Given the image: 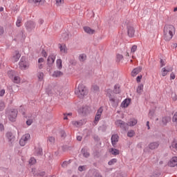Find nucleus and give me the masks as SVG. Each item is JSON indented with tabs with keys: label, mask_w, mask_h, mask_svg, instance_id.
<instances>
[{
	"label": "nucleus",
	"mask_w": 177,
	"mask_h": 177,
	"mask_svg": "<svg viewBox=\"0 0 177 177\" xmlns=\"http://www.w3.org/2000/svg\"><path fill=\"white\" fill-rule=\"evenodd\" d=\"M169 121H171V117L169 116H165L162 118V122L163 125H167V124L169 122Z\"/></svg>",
	"instance_id": "21"
},
{
	"label": "nucleus",
	"mask_w": 177,
	"mask_h": 177,
	"mask_svg": "<svg viewBox=\"0 0 177 177\" xmlns=\"http://www.w3.org/2000/svg\"><path fill=\"white\" fill-rule=\"evenodd\" d=\"M110 153L113 156H118V154H120V150H118L115 148H111V150H110Z\"/></svg>",
	"instance_id": "24"
},
{
	"label": "nucleus",
	"mask_w": 177,
	"mask_h": 177,
	"mask_svg": "<svg viewBox=\"0 0 177 177\" xmlns=\"http://www.w3.org/2000/svg\"><path fill=\"white\" fill-rule=\"evenodd\" d=\"M140 71H142V67H140V66L134 68L131 71L132 77H136V75H138V74H139L140 73Z\"/></svg>",
	"instance_id": "13"
},
{
	"label": "nucleus",
	"mask_w": 177,
	"mask_h": 177,
	"mask_svg": "<svg viewBox=\"0 0 177 177\" xmlns=\"http://www.w3.org/2000/svg\"><path fill=\"white\" fill-rule=\"evenodd\" d=\"M62 75H63V72L60 71H55L53 74V77H62Z\"/></svg>",
	"instance_id": "29"
},
{
	"label": "nucleus",
	"mask_w": 177,
	"mask_h": 177,
	"mask_svg": "<svg viewBox=\"0 0 177 177\" xmlns=\"http://www.w3.org/2000/svg\"><path fill=\"white\" fill-rule=\"evenodd\" d=\"M172 121L173 122H177V112H176L175 114L174 115Z\"/></svg>",
	"instance_id": "53"
},
{
	"label": "nucleus",
	"mask_w": 177,
	"mask_h": 177,
	"mask_svg": "<svg viewBox=\"0 0 177 177\" xmlns=\"http://www.w3.org/2000/svg\"><path fill=\"white\" fill-rule=\"evenodd\" d=\"M81 153L82 156L85 157V158H88L91 156V153H89V152H88V150H86V149L85 148L82 149Z\"/></svg>",
	"instance_id": "17"
},
{
	"label": "nucleus",
	"mask_w": 177,
	"mask_h": 177,
	"mask_svg": "<svg viewBox=\"0 0 177 177\" xmlns=\"http://www.w3.org/2000/svg\"><path fill=\"white\" fill-rule=\"evenodd\" d=\"M21 57V55H20V53L19 51L15 52V55L13 56V59L15 62H18L19 59Z\"/></svg>",
	"instance_id": "27"
},
{
	"label": "nucleus",
	"mask_w": 177,
	"mask_h": 177,
	"mask_svg": "<svg viewBox=\"0 0 177 177\" xmlns=\"http://www.w3.org/2000/svg\"><path fill=\"white\" fill-rule=\"evenodd\" d=\"M62 138H66V132L64 131H61Z\"/></svg>",
	"instance_id": "62"
},
{
	"label": "nucleus",
	"mask_w": 177,
	"mask_h": 177,
	"mask_svg": "<svg viewBox=\"0 0 177 177\" xmlns=\"http://www.w3.org/2000/svg\"><path fill=\"white\" fill-rule=\"evenodd\" d=\"M137 49H138V46L133 45V46L131 47V53H135L136 52Z\"/></svg>",
	"instance_id": "49"
},
{
	"label": "nucleus",
	"mask_w": 177,
	"mask_h": 177,
	"mask_svg": "<svg viewBox=\"0 0 177 177\" xmlns=\"http://www.w3.org/2000/svg\"><path fill=\"white\" fill-rule=\"evenodd\" d=\"M115 124V125H117V127H120V128H121L124 131H125V129H127V123H125V122L122 121V120H116Z\"/></svg>",
	"instance_id": "10"
},
{
	"label": "nucleus",
	"mask_w": 177,
	"mask_h": 177,
	"mask_svg": "<svg viewBox=\"0 0 177 177\" xmlns=\"http://www.w3.org/2000/svg\"><path fill=\"white\" fill-rule=\"evenodd\" d=\"M167 74H168V72L167 71V68L164 67L162 68V75L163 77H165L167 75Z\"/></svg>",
	"instance_id": "45"
},
{
	"label": "nucleus",
	"mask_w": 177,
	"mask_h": 177,
	"mask_svg": "<svg viewBox=\"0 0 177 177\" xmlns=\"http://www.w3.org/2000/svg\"><path fill=\"white\" fill-rule=\"evenodd\" d=\"M117 162V158H113L108 162V165H114Z\"/></svg>",
	"instance_id": "41"
},
{
	"label": "nucleus",
	"mask_w": 177,
	"mask_h": 177,
	"mask_svg": "<svg viewBox=\"0 0 177 177\" xmlns=\"http://www.w3.org/2000/svg\"><path fill=\"white\" fill-rule=\"evenodd\" d=\"M170 149H175L177 151V142L174 140L170 146Z\"/></svg>",
	"instance_id": "37"
},
{
	"label": "nucleus",
	"mask_w": 177,
	"mask_h": 177,
	"mask_svg": "<svg viewBox=\"0 0 177 177\" xmlns=\"http://www.w3.org/2000/svg\"><path fill=\"white\" fill-rule=\"evenodd\" d=\"M19 66L21 70H26L28 68V64H27V61H26V58L23 57L21 58Z\"/></svg>",
	"instance_id": "7"
},
{
	"label": "nucleus",
	"mask_w": 177,
	"mask_h": 177,
	"mask_svg": "<svg viewBox=\"0 0 177 177\" xmlns=\"http://www.w3.org/2000/svg\"><path fill=\"white\" fill-rule=\"evenodd\" d=\"M63 62L62 61L61 59H58L56 61V64H57V67L59 70H62V68H63V64H62Z\"/></svg>",
	"instance_id": "23"
},
{
	"label": "nucleus",
	"mask_w": 177,
	"mask_h": 177,
	"mask_svg": "<svg viewBox=\"0 0 177 177\" xmlns=\"http://www.w3.org/2000/svg\"><path fill=\"white\" fill-rule=\"evenodd\" d=\"M5 95V89H1L0 91V97H2Z\"/></svg>",
	"instance_id": "59"
},
{
	"label": "nucleus",
	"mask_w": 177,
	"mask_h": 177,
	"mask_svg": "<svg viewBox=\"0 0 177 177\" xmlns=\"http://www.w3.org/2000/svg\"><path fill=\"white\" fill-rule=\"evenodd\" d=\"M21 20H23V19L21 18V17H18L17 19V22H16V26L17 27H21Z\"/></svg>",
	"instance_id": "32"
},
{
	"label": "nucleus",
	"mask_w": 177,
	"mask_h": 177,
	"mask_svg": "<svg viewBox=\"0 0 177 177\" xmlns=\"http://www.w3.org/2000/svg\"><path fill=\"white\" fill-rule=\"evenodd\" d=\"M176 165H177V157L174 156L170 160L169 162V166L174 167H176Z\"/></svg>",
	"instance_id": "15"
},
{
	"label": "nucleus",
	"mask_w": 177,
	"mask_h": 177,
	"mask_svg": "<svg viewBox=\"0 0 177 177\" xmlns=\"http://www.w3.org/2000/svg\"><path fill=\"white\" fill-rule=\"evenodd\" d=\"M75 93L80 99H84V96L88 95V90H86V87L84 84H80L77 88L75 89Z\"/></svg>",
	"instance_id": "2"
},
{
	"label": "nucleus",
	"mask_w": 177,
	"mask_h": 177,
	"mask_svg": "<svg viewBox=\"0 0 177 177\" xmlns=\"http://www.w3.org/2000/svg\"><path fill=\"white\" fill-rule=\"evenodd\" d=\"M35 162H37V160L35 159V158H30V159L29 160V164H30V165H34Z\"/></svg>",
	"instance_id": "43"
},
{
	"label": "nucleus",
	"mask_w": 177,
	"mask_h": 177,
	"mask_svg": "<svg viewBox=\"0 0 177 177\" xmlns=\"http://www.w3.org/2000/svg\"><path fill=\"white\" fill-rule=\"evenodd\" d=\"M127 136L128 138H133L135 136V131L133 130H130L127 133Z\"/></svg>",
	"instance_id": "34"
},
{
	"label": "nucleus",
	"mask_w": 177,
	"mask_h": 177,
	"mask_svg": "<svg viewBox=\"0 0 177 177\" xmlns=\"http://www.w3.org/2000/svg\"><path fill=\"white\" fill-rule=\"evenodd\" d=\"M84 169H85V167H84V166H80L79 167V171L80 172H82V171H84Z\"/></svg>",
	"instance_id": "63"
},
{
	"label": "nucleus",
	"mask_w": 177,
	"mask_h": 177,
	"mask_svg": "<svg viewBox=\"0 0 177 177\" xmlns=\"http://www.w3.org/2000/svg\"><path fill=\"white\" fill-rule=\"evenodd\" d=\"M4 32L3 27L0 26V35H3Z\"/></svg>",
	"instance_id": "61"
},
{
	"label": "nucleus",
	"mask_w": 177,
	"mask_h": 177,
	"mask_svg": "<svg viewBox=\"0 0 177 177\" xmlns=\"http://www.w3.org/2000/svg\"><path fill=\"white\" fill-rule=\"evenodd\" d=\"M84 31L86 32V34H90L92 35V34H95V30L89 28V26H84Z\"/></svg>",
	"instance_id": "16"
},
{
	"label": "nucleus",
	"mask_w": 177,
	"mask_h": 177,
	"mask_svg": "<svg viewBox=\"0 0 177 177\" xmlns=\"http://www.w3.org/2000/svg\"><path fill=\"white\" fill-rule=\"evenodd\" d=\"M28 2L35 5H44L45 0H28Z\"/></svg>",
	"instance_id": "14"
},
{
	"label": "nucleus",
	"mask_w": 177,
	"mask_h": 177,
	"mask_svg": "<svg viewBox=\"0 0 177 177\" xmlns=\"http://www.w3.org/2000/svg\"><path fill=\"white\" fill-rule=\"evenodd\" d=\"M165 68L167 71V73H171V71L174 70V68L171 66H167Z\"/></svg>",
	"instance_id": "55"
},
{
	"label": "nucleus",
	"mask_w": 177,
	"mask_h": 177,
	"mask_svg": "<svg viewBox=\"0 0 177 177\" xmlns=\"http://www.w3.org/2000/svg\"><path fill=\"white\" fill-rule=\"evenodd\" d=\"M7 139H8L9 142H12L13 139H15V136H13V133L12 132H8L6 135Z\"/></svg>",
	"instance_id": "20"
},
{
	"label": "nucleus",
	"mask_w": 177,
	"mask_h": 177,
	"mask_svg": "<svg viewBox=\"0 0 177 177\" xmlns=\"http://www.w3.org/2000/svg\"><path fill=\"white\" fill-rule=\"evenodd\" d=\"M175 73H174L173 72L170 74V80H174L175 79Z\"/></svg>",
	"instance_id": "58"
},
{
	"label": "nucleus",
	"mask_w": 177,
	"mask_h": 177,
	"mask_svg": "<svg viewBox=\"0 0 177 177\" xmlns=\"http://www.w3.org/2000/svg\"><path fill=\"white\" fill-rule=\"evenodd\" d=\"M41 55L44 56V57H46V56H48V53H46V51L44 49L41 50Z\"/></svg>",
	"instance_id": "54"
},
{
	"label": "nucleus",
	"mask_w": 177,
	"mask_h": 177,
	"mask_svg": "<svg viewBox=\"0 0 177 177\" xmlns=\"http://www.w3.org/2000/svg\"><path fill=\"white\" fill-rule=\"evenodd\" d=\"M47 142L50 143V145H53L55 143V138L53 136H50L47 139Z\"/></svg>",
	"instance_id": "35"
},
{
	"label": "nucleus",
	"mask_w": 177,
	"mask_h": 177,
	"mask_svg": "<svg viewBox=\"0 0 177 177\" xmlns=\"http://www.w3.org/2000/svg\"><path fill=\"white\" fill-rule=\"evenodd\" d=\"M17 109H11L10 111L8 119L11 122H15L16 121V118H17Z\"/></svg>",
	"instance_id": "4"
},
{
	"label": "nucleus",
	"mask_w": 177,
	"mask_h": 177,
	"mask_svg": "<svg viewBox=\"0 0 177 177\" xmlns=\"http://www.w3.org/2000/svg\"><path fill=\"white\" fill-rule=\"evenodd\" d=\"M73 125H74L75 127H82L83 124H82V121H73L72 122Z\"/></svg>",
	"instance_id": "28"
},
{
	"label": "nucleus",
	"mask_w": 177,
	"mask_h": 177,
	"mask_svg": "<svg viewBox=\"0 0 177 177\" xmlns=\"http://www.w3.org/2000/svg\"><path fill=\"white\" fill-rule=\"evenodd\" d=\"M175 26L173 25H166L163 29V37L165 41H171L175 35Z\"/></svg>",
	"instance_id": "1"
},
{
	"label": "nucleus",
	"mask_w": 177,
	"mask_h": 177,
	"mask_svg": "<svg viewBox=\"0 0 177 177\" xmlns=\"http://www.w3.org/2000/svg\"><path fill=\"white\" fill-rule=\"evenodd\" d=\"M13 82L15 84H20V77L15 76L14 80H13Z\"/></svg>",
	"instance_id": "40"
},
{
	"label": "nucleus",
	"mask_w": 177,
	"mask_h": 177,
	"mask_svg": "<svg viewBox=\"0 0 177 177\" xmlns=\"http://www.w3.org/2000/svg\"><path fill=\"white\" fill-rule=\"evenodd\" d=\"M37 77H38L39 81H42L44 80V73L39 72L37 74Z\"/></svg>",
	"instance_id": "39"
},
{
	"label": "nucleus",
	"mask_w": 177,
	"mask_h": 177,
	"mask_svg": "<svg viewBox=\"0 0 177 177\" xmlns=\"http://www.w3.org/2000/svg\"><path fill=\"white\" fill-rule=\"evenodd\" d=\"M30 136L28 133L24 135L19 140L20 146H26V143L28 142V140L30 139Z\"/></svg>",
	"instance_id": "6"
},
{
	"label": "nucleus",
	"mask_w": 177,
	"mask_h": 177,
	"mask_svg": "<svg viewBox=\"0 0 177 177\" xmlns=\"http://www.w3.org/2000/svg\"><path fill=\"white\" fill-rule=\"evenodd\" d=\"M62 38H63L64 41H67V39H68V34L63 33Z\"/></svg>",
	"instance_id": "50"
},
{
	"label": "nucleus",
	"mask_w": 177,
	"mask_h": 177,
	"mask_svg": "<svg viewBox=\"0 0 177 177\" xmlns=\"http://www.w3.org/2000/svg\"><path fill=\"white\" fill-rule=\"evenodd\" d=\"M100 115H95V120H94V124H97V122H99V120H100Z\"/></svg>",
	"instance_id": "47"
},
{
	"label": "nucleus",
	"mask_w": 177,
	"mask_h": 177,
	"mask_svg": "<svg viewBox=\"0 0 177 177\" xmlns=\"http://www.w3.org/2000/svg\"><path fill=\"white\" fill-rule=\"evenodd\" d=\"M3 110H5V102L0 101V111H3Z\"/></svg>",
	"instance_id": "42"
},
{
	"label": "nucleus",
	"mask_w": 177,
	"mask_h": 177,
	"mask_svg": "<svg viewBox=\"0 0 177 177\" xmlns=\"http://www.w3.org/2000/svg\"><path fill=\"white\" fill-rule=\"evenodd\" d=\"M121 93V90L120 89V84H116L114 86V93L118 94Z\"/></svg>",
	"instance_id": "30"
},
{
	"label": "nucleus",
	"mask_w": 177,
	"mask_h": 177,
	"mask_svg": "<svg viewBox=\"0 0 177 177\" xmlns=\"http://www.w3.org/2000/svg\"><path fill=\"white\" fill-rule=\"evenodd\" d=\"M160 67H164V66H165V61L162 60V59H160Z\"/></svg>",
	"instance_id": "56"
},
{
	"label": "nucleus",
	"mask_w": 177,
	"mask_h": 177,
	"mask_svg": "<svg viewBox=\"0 0 177 177\" xmlns=\"http://www.w3.org/2000/svg\"><path fill=\"white\" fill-rule=\"evenodd\" d=\"M121 60H124V56L121 54H118L116 55V62L118 63H120V62H121Z\"/></svg>",
	"instance_id": "31"
},
{
	"label": "nucleus",
	"mask_w": 177,
	"mask_h": 177,
	"mask_svg": "<svg viewBox=\"0 0 177 177\" xmlns=\"http://www.w3.org/2000/svg\"><path fill=\"white\" fill-rule=\"evenodd\" d=\"M131 103V99H125L121 104V107H128Z\"/></svg>",
	"instance_id": "18"
},
{
	"label": "nucleus",
	"mask_w": 177,
	"mask_h": 177,
	"mask_svg": "<svg viewBox=\"0 0 177 177\" xmlns=\"http://www.w3.org/2000/svg\"><path fill=\"white\" fill-rule=\"evenodd\" d=\"M79 113H82V114L86 113V107H82L79 109Z\"/></svg>",
	"instance_id": "46"
},
{
	"label": "nucleus",
	"mask_w": 177,
	"mask_h": 177,
	"mask_svg": "<svg viewBox=\"0 0 177 177\" xmlns=\"http://www.w3.org/2000/svg\"><path fill=\"white\" fill-rule=\"evenodd\" d=\"M55 60H56V56H55V55H50L48 56L47 59V71H50V70H52Z\"/></svg>",
	"instance_id": "3"
},
{
	"label": "nucleus",
	"mask_w": 177,
	"mask_h": 177,
	"mask_svg": "<svg viewBox=\"0 0 177 177\" xmlns=\"http://www.w3.org/2000/svg\"><path fill=\"white\" fill-rule=\"evenodd\" d=\"M57 6H62L63 5L64 1V0H55Z\"/></svg>",
	"instance_id": "44"
},
{
	"label": "nucleus",
	"mask_w": 177,
	"mask_h": 177,
	"mask_svg": "<svg viewBox=\"0 0 177 177\" xmlns=\"http://www.w3.org/2000/svg\"><path fill=\"white\" fill-rule=\"evenodd\" d=\"M59 49L62 53H67V47L64 44H59Z\"/></svg>",
	"instance_id": "25"
},
{
	"label": "nucleus",
	"mask_w": 177,
	"mask_h": 177,
	"mask_svg": "<svg viewBox=\"0 0 177 177\" xmlns=\"http://www.w3.org/2000/svg\"><path fill=\"white\" fill-rule=\"evenodd\" d=\"M119 139H120V137L118 136V134L112 135L111 138L112 146L115 147V146H117V143H118Z\"/></svg>",
	"instance_id": "9"
},
{
	"label": "nucleus",
	"mask_w": 177,
	"mask_h": 177,
	"mask_svg": "<svg viewBox=\"0 0 177 177\" xmlns=\"http://www.w3.org/2000/svg\"><path fill=\"white\" fill-rule=\"evenodd\" d=\"M70 164H71V160H65L62 162V168H67V167L70 165Z\"/></svg>",
	"instance_id": "26"
},
{
	"label": "nucleus",
	"mask_w": 177,
	"mask_h": 177,
	"mask_svg": "<svg viewBox=\"0 0 177 177\" xmlns=\"http://www.w3.org/2000/svg\"><path fill=\"white\" fill-rule=\"evenodd\" d=\"M138 124V120L136 119H130L129 122H128L127 125L129 127H135Z\"/></svg>",
	"instance_id": "19"
},
{
	"label": "nucleus",
	"mask_w": 177,
	"mask_h": 177,
	"mask_svg": "<svg viewBox=\"0 0 177 177\" xmlns=\"http://www.w3.org/2000/svg\"><path fill=\"white\" fill-rule=\"evenodd\" d=\"M109 92H111V90L108 89L107 92V96L109 97V102H111L112 106H117V100L115 99V97H113V95H111V93Z\"/></svg>",
	"instance_id": "8"
},
{
	"label": "nucleus",
	"mask_w": 177,
	"mask_h": 177,
	"mask_svg": "<svg viewBox=\"0 0 177 177\" xmlns=\"http://www.w3.org/2000/svg\"><path fill=\"white\" fill-rule=\"evenodd\" d=\"M143 92V84H140L137 88V93H142Z\"/></svg>",
	"instance_id": "38"
},
{
	"label": "nucleus",
	"mask_w": 177,
	"mask_h": 177,
	"mask_svg": "<svg viewBox=\"0 0 177 177\" xmlns=\"http://www.w3.org/2000/svg\"><path fill=\"white\" fill-rule=\"evenodd\" d=\"M69 63L72 66H75L77 64V62L73 60V59H71Z\"/></svg>",
	"instance_id": "60"
},
{
	"label": "nucleus",
	"mask_w": 177,
	"mask_h": 177,
	"mask_svg": "<svg viewBox=\"0 0 177 177\" xmlns=\"http://www.w3.org/2000/svg\"><path fill=\"white\" fill-rule=\"evenodd\" d=\"M19 113H21L23 115H26V112H24V108L21 106L19 110Z\"/></svg>",
	"instance_id": "52"
},
{
	"label": "nucleus",
	"mask_w": 177,
	"mask_h": 177,
	"mask_svg": "<svg viewBox=\"0 0 177 177\" xmlns=\"http://www.w3.org/2000/svg\"><path fill=\"white\" fill-rule=\"evenodd\" d=\"M42 154H44L42 148L38 147V148L35 149V156H42Z\"/></svg>",
	"instance_id": "22"
},
{
	"label": "nucleus",
	"mask_w": 177,
	"mask_h": 177,
	"mask_svg": "<svg viewBox=\"0 0 177 177\" xmlns=\"http://www.w3.org/2000/svg\"><path fill=\"white\" fill-rule=\"evenodd\" d=\"M8 75L9 78H10L11 80H13V78L15 77V71H8Z\"/></svg>",
	"instance_id": "36"
},
{
	"label": "nucleus",
	"mask_w": 177,
	"mask_h": 177,
	"mask_svg": "<svg viewBox=\"0 0 177 177\" xmlns=\"http://www.w3.org/2000/svg\"><path fill=\"white\" fill-rule=\"evenodd\" d=\"M80 62H85L86 60V55L81 54L79 57Z\"/></svg>",
	"instance_id": "33"
},
{
	"label": "nucleus",
	"mask_w": 177,
	"mask_h": 177,
	"mask_svg": "<svg viewBox=\"0 0 177 177\" xmlns=\"http://www.w3.org/2000/svg\"><path fill=\"white\" fill-rule=\"evenodd\" d=\"M35 22L32 21H28L26 23H25L26 28L27 31H28L29 32H31L32 30L35 29Z\"/></svg>",
	"instance_id": "5"
},
{
	"label": "nucleus",
	"mask_w": 177,
	"mask_h": 177,
	"mask_svg": "<svg viewBox=\"0 0 177 177\" xmlns=\"http://www.w3.org/2000/svg\"><path fill=\"white\" fill-rule=\"evenodd\" d=\"M26 124L30 126L31 124H32V119H29L26 121Z\"/></svg>",
	"instance_id": "57"
},
{
	"label": "nucleus",
	"mask_w": 177,
	"mask_h": 177,
	"mask_svg": "<svg viewBox=\"0 0 177 177\" xmlns=\"http://www.w3.org/2000/svg\"><path fill=\"white\" fill-rule=\"evenodd\" d=\"M127 34H128L129 37L132 38V37H133V35H135V28H133V26H132L131 25H128L127 26Z\"/></svg>",
	"instance_id": "11"
},
{
	"label": "nucleus",
	"mask_w": 177,
	"mask_h": 177,
	"mask_svg": "<svg viewBox=\"0 0 177 177\" xmlns=\"http://www.w3.org/2000/svg\"><path fill=\"white\" fill-rule=\"evenodd\" d=\"M141 80H142V75L138 76L136 78L137 82H140Z\"/></svg>",
	"instance_id": "64"
},
{
	"label": "nucleus",
	"mask_w": 177,
	"mask_h": 177,
	"mask_svg": "<svg viewBox=\"0 0 177 177\" xmlns=\"http://www.w3.org/2000/svg\"><path fill=\"white\" fill-rule=\"evenodd\" d=\"M102 113H103V108L102 107H100L97 111V113H96V115H100V117H102Z\"/></svg>",
	"instance_id": "48"
},
{
	"label": "nucleus",
	"mask_w": 177,
	"mask_h": 177,
	"mask_svg": "<svg viewBox=\"0 0 177 177\" xmlns=\"http://www.w3.org/2000/svg\"><path fill=\"white\" fill-rule=\"evenodd\" d=\"M93 89L94 92H99L100 88H99L98 86L94 85V86H93Z\"/></svg>",
	"instance_id": "51"
},
{
	"label": "nucleus",
	"mask_w": 177,
	"mask_h": 177,
	"mask_svg": "<svg viewBox=\"0 0 177 177\" xmlns=\"http://www.w3.org/2000/svg\"><path fill=\"white\" fill-rule=\"evenodd\" d=\"M158 146H160L159 142H153L149 143V148L150 150H156V149H158Z\"/></svg>",
	"instance_id": "12"
}]
</instances>
